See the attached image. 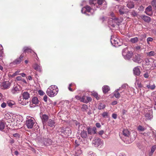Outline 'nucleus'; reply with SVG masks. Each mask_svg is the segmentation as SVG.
Wrapping results in <instances>:
<instances>
[{"instance_id":"nucleus-1","label":"nucleus","mask_w":156,"mask_h":156,"mask_svg":"<svg viewBox=\"0 0 156 156\" xmlns=\"http://www.w3.org/2000/svg\"><path fill=\"white\" fill-rule=\"evenodd\" d=\"M90 5H93L96 8L101 9H104L107 7V3L105 0H90Z\"/></svg>"},{"instance_id":"nucleus-2","label":"nucleus","mask_w":156,"mask_h":156,"mask_svg":"<svg viewBox=\"0 0 156 156\" xmlns=\"http://www.w3.org/2000/svg\"><path fill=\"white\" fill-rule=\"evenodd\" d=\"M58 91V89L56 86L52 85L48 88L46 93L49 96L53 97L57 95Z\"/></svg>"},{"instance_id":"nucleus-3","label":"nucleus","mask_w":156,"mask_h":156,"mask_svg":"<svg viewBox=\"0 0 156 156\" xmlns=\"http://www.w3.org/2000/svg\"><path fill=\"white\" fill-rule=\"evenodd\" d=\"M23 98H19V103L22 105H25L29 102L27 100L30 98V94L28 91H24L22 93Z\"/></svg>"},{"instance_id":"nucleus-4","label":"nucleus","mask_w":156,"mask_h":156,"mask_svg":"<svg viewBox=\"0 0 156 156\" xmlns=\"http://www.w3.org/2000/svg\"><path fill=\"white\" fill-rule=\"evenodd\" d=\"M111 16L112 17L108 21V24L110 26L114 27L116 25H119L121 21L119 20L118 18L115 17V15L113 13L111 14Z\"/></svg>"},{"instance_id":"nucleus-5","label":"nucleus","mask_w":156,"mask_h":156,"mask_svg":"<svg viewBox=\"0 0 156 156\" xmlns=\"http://www.w3.org/2000/svg\"><path fill=\"white\" fill-rule=\"evenodd\" d=\"M123 136L124 137H125L128 140V141H125L124 142L126 143H130L135 139V136H134L133 138L131 139V135H130V133L129 131L127 129H124L122 131Z\"/></svg>"},{"instance_id":"nucleus-6","label":"nucleus","mask_w":156,"mask_h":156,"mask_svg":"<svg viewBox=\"0 0 156 156\" xmlns=\"http://www.w3.org/2000/svg\"><path fill=\"white\" fill-rule=\"evenodd\" d=\"M27 119L26 126L28 128L31 129L35 124H37L36 121L34 118L30 116H27Z\"/></svg>"},{"instance_id":"nucleus-7","label":"nucleus","mask_w":156,"mask_h":156,"mask_svg":"<svg viewBox=\"0 0 156 156\" xmlns=\"http://www.w3.org/2000/svg\"><path fill=\"white\" fill-rule=\"evenodd\" d=\"M122 55L125 59L129 60L131 58L133 53L132 51H129L128 48H126L122 50Z\"/></svg>"},{"instance_id":"nucleus-8","label":"nucleus","mask_w":156,"mask_h":156,"mask_svg":"<svg viewBox=\"0 0 156 156\" xmlns=\"http://www.w3.org/2000/svg\"><path fill=\"white\" fill-rule=\"evenodd\" d=\"M92 8L91 9V8L88 5L86 6L85 7L82 8L81 10V12L83 13L86 14V15H88L87 12H90L91 14H93V13L94 12V10H96V8L95 6H94V8H93V5H91Z\"/></svg>"},{"instance_id":"nucleus-9","label":"nucleus","mask_w":156,"mask_h":156,"mask_svg":"<svg viewBox=\"0 0 156 156\" xmlns=\"http://www.w3.org/2000/svg\"><path fill=\"white\" fill-rule=\"evenodd\" d=\"M92 143L95 147L99 148L101 147L103 145V141L101 140V139L98 137L94 138Z\"/></svg>"},{"instance_id":"nucleus-10","label":"nucleus","mask_w":156,"mask_h":156,"mask_svg":"<svg viewBox=\"0 0 156 156\" xmlns=\"http://www.w3.org/2000/svg\"><path fill=\"white\" fill-rule=\"evenodd\" d=\"M115 8L118 9L119 12L121 15L126 13L128 12L126 7L124 5H117L115 6Z\"/></svg>"},{"instance_id":"nucleus-11","label":"nucleus","mask_w":156,"mask_h":156,"mask_svg":"<svg viewBox=\"0 0 156 156\" xmlns=\"http://www.w3.org/2000/svg\"><path fill=\"white\" fill-rule=\"evenodd\" d=\"M111 42L112 44L115 47H118L121 45L122 43L120 42L119 40L117 38H111Z\"/></svg>"},{"instance_id":"nucleus-12","label":"nucleus","mask_w":156,"mask_h":156,"mask_svg":"<svg viewBox=\"0 0 156 156\" xmlns=\"http://www.w3.org/2000/svg\"><path fill=\"white\" fill-rule=\"evenodd\" d=\"M132 59L134 62L138 63H140L141 62V56L138 54L134 55Z\"/></svg>"},{"instance_id":"nucleus-13","label":"nucleus","mask_w":156,"mask_h":156,"mask_svg":"<svg viewBox=\"0 0 156 156\" xmlns=\"http://www.w3.org/2000/svg\"><path fill=\"white\" fill-rule=\"evenodd\" d=\"M11 83L8 81L3 82L1 84L2 89H9L11 86Z\"/></svg>"},{"instance_id":"nucleus-14","label":"nucleus","mask_w":156,"mask_h":156,"mask_svg":"<svg viewBox=\"0 0 156 156\" xmlns=\"http://www.w3.org/2000/svg\"><path fill=\"white\" fill-rule=\"evenodd\" d=\"M145 117L147 119H151L153 117L152 111L151 110H149L145 113Z\"/></svg>"},{"instance_id":"nucleus-15","label":"nucleus","mask_w":156,"mask_h":156,"mask_svg":"<svg viewBox=\"0 0 156 156\" xmlns=\"http://www.w3.org/2000/svg\"><path fill=\"white\" fill-rule=\"evenodd\" d=\"M21 89L20 87L18 85H14L12 89L11 92L13 94L18 93Z\"/></svg>"},{"instance_id":"nucleus-16","label":"nucleus","mask_w":156,"mask_h":156,"mask_svg":"<svg viewBox=\"0 0 156 156\" xmlns=\"http://www.w3.org/2000/svg\"><path fill=\"white\" fill-rule=\"evenodd\" d=\"M87 129L89 134H94L96 133V128L95 127H94L92 128L87 127Z\"/></svg>"},{"instance_id":"nucleus-17","label":"nucleus","mask_w":156,"mask_h":156,"mask_svg":"<svg viewBox=\"0 0 156 156\" xmlns=\"http://www.w3.org/2000/svg\"><path fill=\"white\" fill-rule=\"evenodd\" d=\"M42 122L43 125V128L44 129V126L45 125L46 122L48 119V116L45 114L41 116Z\"/></svg>"},{"instance_id":"nucleus-18","label":"nucleus","mask_w":156,"mask_h":156,"mask_svg":"<svg viewBox=\"0 0 156 156\" xmlns=\"http://www.w3.org/2000/svg\"><path fill=\"white\" fill-rule=\"evenodd\" d=\"M24 56V54H22L19 58H17L13 61V64L15 65L20 64Z\"/></svg>"},{"instance_id":"nucleus-19","label":"nucleus","mask_w":156,"mask_h":156,"mask_svg":"<svg viewBox=\"0 0 156 156\" xmlns=\"http://www.w3.org/2000/svg\"><path fill=\"white\" fill-rule=\"evenodd\" d=\"M121 88H119L115 90L113 92L114 96L116 98H119L121 96V95L119 91L121 90Z\"/></svg>"},{"instance_id":"nucleus-20","label":"nucleus","mask_w":156,"mask_h":156,"mask_svg":"<svg viewBox=\"0 0 156 156\" xmlns=\"http://www.w3.org/2000/svg\"><path fill=\"white\" fill-rule=\"evenodd\" d=\"M133 73L134 75L139 76L140 73V69L138 67H136L134 68L133 69Z\"/></svg>"},{"instance_id":"nucleus-21","label":"nucleus","mask_w":156,"mask_h":156,"mask_svg":"<svg viewBox=\"0 0 156 156\" xmlns=\"http://www.w3.org/2000/svg\"><path fill=\"white\" fill-rule=\"evenodd\" d=\"M48 123V126L51 127H54L55 126V122L51 119H49Z\"/></svg>"},{"instance_id":"nucleus-22","label":"nucleus","mask_w":156,"mask_h":156,"mask_svg":"<svg viewBox=\"0 0 156 156\" xmlns=\"http://www.w3.org/2000/svg\"><path fill=\"white\" fill-rule=\"evenodd\" d=\"M152 83V82H150L148 84H146V87L147 89L153 90L155 88V86L154 84L151 85Z\"/></svg>"},{"instance_id":"nucleus-23","label":"nucleus","mask_w":156,"mask_h":156,"mask_svg":"<svg viewBox=\"0 0 156 156\" xmlns=\"http://www.w3.org/2000/svg\"><path fill=\"white\" fill-rule=\"evenodd\" d=\"M64 133L65 134L66 136H69L71 133L70 129L68 127L66 128L64 131Z\"/></svg>"},{"instance_id":"nucleus-24","label":"nucleus","mask_w":156,"mask_h":156,"mask_svg":"<svg viewBox=\"0 0 156 156\" xmlns=\"http://www.w3.org/2000/svg\"><path fill=\"white\" fill-rule=\"evenodd\" d=\"M102 90L103 93H106L110 90V88L108 86L105 85L103 86L102 88Z\"/></svg>"},{"instance_id":"nucleus-25","label":"nucleus","mask_w":156,"mask_h":156,"mask_svg":"<svg viewBox=\"0 0 156 156\" xmlns=\"http://www.w3.org/2000/svg\"><path fill=\"white\" fill-rule=\"evenodd\" d=\"M81 137L83 138H86L87 137V132L83 130L80 133Z\"/></svg>"},{"instance_id":"nucleus-26","label":"nucleus","mask_w":156,"mask_h":156,"mask_svg":"<svg viewBox=\"0 0 156 156\" xmlns=\"http://www.w3.org/2000/svg\"><path fill=\"white\" fill-rule=\"evenodd\" d=\"M44 143L45 145H48L51 144V141L49 139H45L44 141Z\"/></svg>"},{"instance_id":"nucleus-27","label":"nucleus","mask_w":156,"mask_h":156,"mask_svg":"<svg viewBox=\"0 0 156 156\" xmlns=\"http://www.w3.org/2000/svg\"><path fill=\"white\" fill-rule=\"evenodd\" d=\"M156 149V145H154L151 147V151L149 153V156H152Z\"/></svg>"},{"instance_id":"nucleus-28","label":"nucleus","mask_w":156,"mask_h":156,"mask_svg":"<svg viewBox=\"0 0 156 156\" xmlns=\"http://www.w3.org/2000/svg\"><path fill=\"white\" fill-rule=\"evenodd\" d=\"M141 18L144 21L148 22H149L151 20V18L149 17L146 16H142Z\"/></svg>"},{"instance_id":"nucleus-29","label":"nucleus","mask_w":156,"mask_h":156,"mask_svg":"<svg viewBox=\"0 0 156 156\" xmlns=\"http://www.w3.org/2000/svg\"><path fill=\"white\" fill-rule=\"evenodd\" d=\"M34 69L39 71H41V67L40 66L38 65L37 64H35L34 66Z\"/></svg>"},{"instance_id":"nucleus-30","label":"nucleus","mask_w":156,"mask_h":156,"mask_svg":"<svg viewBox=\"0 0 156 156\" xmlns=\"http://www.w3.org/2000/svg\"><path fill=\"white\" fill-rule=\"evenodd\" d=\"M152 11V7L151 5H149L145 9V12L148 15H151L148 13Z\"/></svg>"},{"instance_id":"nucleus-31","label":"nucleus","mask_w":156,"mask_h":156,"mask_svg":"<svg viewBox=\"0 0 156 156\" xmlns=\"http://www.w3.org/2000/svg\"><path fill=\"white\" fill-rule=\"evenodd\" d=\"M138 40L139 39L137 37H135L130 38L129 41L132 43H137Z\"/></svg>"},{"instance_id":"nucleus-32","label":"nucleus","mask_w":156,"mask_h":156,"mask_svg":"<svg viewBox=\"0 0 156 156\" xmlns=\"http://www.w3.org/2000/svg\"><path fill=\"white\" fill-rule=\"evenodd\" d=\"M39 100L37 97H33L32 99V102L33 104L35 105H37L38 104Z\"/></svg>"},{"instance_id":"nucleus-33","label":"nucleus","mask_w":156,"mask_h":156,"mask_svg":"<svg viewBox=\"0 0 156 156\" xmlns=\"http://www.w3.org/2000/svg\"><path fill=\"white\" fill-rule=\"evenodd\" d=\"M127 6L128 8L132 9L134 7V5L133 2H130L128 3Z\"/></svg>"},{"instance_id":"nucleus-34","label":"nucleus","mask_w":156,"mask_h":156,"mask_svg":"<svg viewBox=\"0 0 156 156\" xmlns=\"http://www.w3.org/2000/svg\"><path fill=\"white\" fill-rule=\"evenodd\" d=\"M15 104V102L12 101H8L7 102V104L11 108L13 107V106Z\"/></svg>"},{"instance_id":"nucleus-35","label":"nucleus","mask_w":156,"mask_h":156,"mask_svg":"<svg viewBox=\"0 0 156 156\" xmlns=\"http://www.w3.org/2000/svg\"><path fill=\"white\" fill-rule=\"evenodd\" d=\"M156 54V53L153 51H151L146 53L147 56L149 57L154 56Z\"/></svg>"},{"instance_id":"nucleus-36","label":"nucleus","mask_w":156,"mask_h":156,"mask_svg":"<svg viewBox=\"0 0 156 156\" xmlns=\"http://www.w3.org/2000/svg\"><path fill=\"white\" fill-rule=\"evenodd\" d=\"M105 105L101 103H100L98 107V109L99 110H101L105 108Z\"/></svg>"},{"instance_id":"nucleus-37","label":"nucleus","mask_w":156,"mask_h":156,"mask_svg":"<svg viewBox=\"0 0 156 156\" xmlns=\"http://www.w3.org/2000/svg\"><path fill=\"white\" fill-rule=\"evenodd\" d=\"M5 127V123L4 122L0 121V130L3 129Z\"/></svg>"},{"instance_id":"nucleus-38","label":"nucleus","mask_w":156,"mask_h":156,"mask_svg":"<svg viewBox=\"0 0 156 156\" xmlns=\"http://www.w3.org/2000/svg\"><path fill=\"white\" fill-rule=\"evenodd\" d=\"M135 84V86H137L139 88H141L142 87L140 82L138 80H136Z\"/></svg>"},{"instance_id":"nucleus-39","label":"nucleus","mask_w":156,"mask_h":156,"mask_svg":"<svg viewBox=\"0 0 156 156\" xmlns=\"http://www.w3.org/2000/svg\"><path fill=\"white\" fill-rule=\"evenodd\" d=\"M23 51L24 52H31L32 51V50L30 48H29L27 47H25L23 48Z\"/></svg>"},{"instance_id":"nucleus-40","label":"nucleus","mask_w":156,"mask_h":156,"mask_svg":"<svg viewBox=\"0 0 156 156\" xmlns=\"http://www.w3.org/2000/svg\"><path fill=\"white\" fill-rule=\"evenodd\" d=\"M88 108L87 106L85 104H84L82 106V107L81 108V109L83 111H85L87 110V109Z\"/></svg>"},{"instance_id":"nucleus-41","label":"nucleus","mask_w":156,"mask_h":156,"mask_svg":"<svg viewBox=\"0 0 156 156\" xmlns=\"http://www.w3.org/2000/svg\"><path fill=\"white\" fill-rule=\"evenodd\" d=\"M151 4L154 8L156 9V0H153L151 2Z\"/></svg>"},{"instance_id":"nucleus-42","label":"nucleus","mask_w":156,"mask_h":156,"mask_svg":"<svg viewBox=\"0 0 156 156\" xmlns=\"http://www.w3.org/2000/svg\"><path fill=\"white\" fill-rule=\"evenodd\" d=\"M101 115L104 118L108 117V113L106 112H104Z\"/></svg>"},{"instance_id":"nucleus-43","label":"nucleus","mask_w":156,"mask_h":156,"mask_svg":"<svg viewBox=\"0 0 156 156\" xmlns=\"http://www.w3.org/2000/svg\"><path fill=\"white\" fill-rule=\"evenodd\" d=\"M138 129L140 131H143L145 130V129L143 126L139 125L138 127Z\"/></svg>"},{"instance_id":"nucleus-44","label":"nucleus","mask_w":156,"mask_h":156,"mask_svg":"<svg viewBox=\"0 0 156 156\" xmlns=\"http://www.w3.org/2000/svg\"><path fill=\"white\" fill-rule=\"evenodd\" d=\"M87 156H96V155L93 152L90 151L87 154Z\"/></svg>"},{"instance_id":"nucleus-45","label":"nucleus","mask_w":156,"mask_h":156,"mask_svg":"<svg viewBox=\"0 0 156 156\" xmlns=\"http://www.w3.org/2000/svg\"><path fill=\"white\" fill-rule=\"evenodd\" d=\"M92 94L94 97L97 100H98L99 99V97L98 96V94L97 93H94Z\"/></svg>"},{"instance_id":"nucleus-46","label":"nucleus","mask_w":156,"mask_h":156,"mask_svg":"<svg viewBox=\"0 0 156 156\" xmlns=\"http://www.w3.org/2000/svg\"><path fill=\"white\" fill-rule=\"evenodd\" d=\"M7 104L6 103L3 102L1 105V107L2 108H5Z\"/></svg>"},{"instance_id":"nucleus-47","label":"nucleus","mask_w":156,"mask_h":156,"mask_svg":"<svg viewBox=\"0 0 156 156\" xmlns=\"http://www.w3.org/2000/svg\"><path fill=\"white\" fill-rule=\"evenodd\" d=\"M153 39L151 37H149L147 39V41L148 44L149 43V42L152 41L153 40Z\"/></svg>"},{"instance_id":"nucleus-48","label":"nucleus","mask_w":156,"mask_h":156,"mask_svg":"<svg viewBox=\"0 0 156 156\" xmlns=\"http://www.w3.org/2000/svg\"><path fill=\"white\" fill-rule=\"evenodd\" d=\"M128 87V85L126 84H124L123 85H122V86L120 88H121V90H122V89H124L126 88V87Z\"/></svg>"},{"instance_id":"nucleus-49","label":"nucleus","mask_w":156,"mask_h":156,"mask_svg":"<svg viewBox=\"0 0 156 156\" xmlns=\"http://www.w3.org/2000/svg\"><path fill=\"white\" fill-rule=\"evenodd\" d=\"M39 94L40 95H43L44 94V92L42 90H39L38 91Z\"/></svg>"},{"instance_id":"nucleus-50","label":"nucleus","mask_w":156,"mask_h":156,"mask_svg":"<svg viewBox=\"0 0 156 156\" xmlns=\"http://www.w3.org/2000/svg\"><path fill=\"white\" fill-rule=\"evenodd\" d=\"M131 14L133 16H136L137 15V14L136 12L135 11H133L131 12Z\"/></svg>"},{"instance_id":"nucleus-51","label":"nucleus","mask_w":156,"mask_h":156,"mask_svg":"<svg viewBox=\"0 0 156 156\" xmlns=\"http://www.w3.org/2000/svg\"><path fill=\"white\" fill-rule=\"evenodd\" d=\"M74 84L73 83H71V84H70L69 85V86L68 87V89H69V90L70 91H73V90L70 87L71 86H72V85H73V84Z\"/></svg>"},{"instance_id":"nucleus-52","label":"nucleus","mask_w":156,"mask_h":156,"mask_svg":"<svg viewBox=\"0 0 156 156\" xmlns=\"http://www.w3.org/2000/svg\"><path fill=\"white\" fill-rule=\"evenodd\" d=\"M112 117L114 119H116L117 118V115L116 114L113 113L112 114Z\"/></svg>"},{"instance_id":"nucleus-53","label":"nucleus","mask_w":156,"mask_h":156,"mask_svg":"<svg viewBox=\"0 0 156 156\" xmlns=\"http://www.w3.org/2000/svg\"><path fill=\"white\" fill-rule=\"evenodd\" d=\"M144 76L145 78H148L149 76V75L148 73H147L144 74Z\"/></svg>"},{"instance_id":"nucleus-54","label":"nucleus","mask_w":156,"mask_h":156,"mask_svg":"<svg viewBox=\"0 0 156 156\" xmlns=\"http://www.w3.org/2000/svg\"><path fill=\"white\" fill-rule=\"evenodd\" d=\"M22 78L21 76H18L16 77V79L17 80H21Z\"/></svg>"},{"instance_id":"nucleus-55","label":"nucleus","mask_w":156,"mask_h":156,"mask_svg":"<svg viewBox=\"0 0 156 156\" xmlns=\"http://www.w3.org/2000/svg\"><path fill=\"white\" fill-rule=\"evenodd\" d=\"M87 100L88 101H90L92 100V98L90 97H87Z\"/></svg>"},{"instance_id":"nucleus-56","label":"nucleus","mask_w":156,"mask_h":156,"mask_svg":"<svg viewBox=\"0 0 156 156\" xmlns=\"http://www.w3.org/2000/svg\"><path fill=\"white\" fill-rule=\"evenodd\" d=\"M47 98H48V97L47 96V95H45L44 96V98H43V99H44V100L45 102H47Z\"/></svg>"},{"instance_id":"nucleus-57","label":"nucleus","mask_w":156,"mask_h":156,"mask_svg":"<svg viewBox=\"0 0 156 156\" xmlns=\"http://www.w3.org/2000/svg\"><path fill=\"white\" fill-rule=\"evenodd\" d=\"M124 90H122H122H121L119 91V93L120 94H121L123 96L124 95L123 94H122V93L124 92Z\"/></svg>"},{"instance_id":"nucleus-58","label":"nucleus","mask_w":156,"mask_h":156,"mask_svg":"<svg viewBox=\"0 0 156 156\" xmlns=\"http://www.w3.org/2000/svg\"><path fill=\"white\" fill-rule=\"evenodd\" d=\"M96 126L98 128H100L101 127L100 123L98 122L96 123Z\"/></svg>"},{"instance_id":"nucleus-59","label":"nucleus","mask_w":156,"mask_h":156,"mask_svg":"<svg viewBox=\"0 0 156 156\" xmlns=\"http://www.w3.org/2000/svg\"><path fill=\"white\" fill-rule=\"evenodd\" d=\"M145 61L147 65H149V63L150 62L149 59L148 58H146L145 59Z\"/></svg>"},{"instance_id":"nucleus-60","label":"nucleus","mask_w":156,"mask_h":156,"mask_svg":"<svg viewBox=\"0 0 156 156\" xmlns=\"http://www.w3.org/2000/svg\"><path fill=\"white\" fill-rule=\"evenodd\" d=\"M3 95L2 94L0 93V101H3Z\"/></svg>"},{"instance_id":"nucleus-61","label":"nucleus","mask_w":156,"mask_h":156,"mask_svg":"<svg viewBox=\"0 0 156 156\" xmlns=\"http://www.w3.org/2000/svg\"><path fill=\"white\" fill-rule=\"evenodd\" d=\"M104 131L103 130H101L99 131L98 134L100 135H102L104 133Z\"/></svg>"},{"instance_id":"nucleus-62","label":"nucleus","mask_w":156,"mask_h":156,"mask_svg":"<svg viewBox=\"0 0 156 156\" xmlns=\"http://www.w3.org/2000/svg\"><path fill=\"white\" fill-rule=\"evenodd\" d=\"M19 72V71H17L16 72H15L14 74H13V76H16V75H17Z\"/></svg>"},{"instance_id":"nucleus-63","label":"nucleus","mask_w":156,"mask_h":156,"mask_svg":"<svg viewBox=\"0 0 156 156\" xmlns=\"http://www.w3.org/2000/svg\"><path fill=\"white\" fill-rule=\"evenodd\" d=\"M19 134L17 133H14L13 134L14 136L15 137H18L19 136Z\"/></svg>"},{"instance_id":"nucleus-64","label":"nucleus","mask_w":156,"mask_h":156,"mask_svg":"<svg viewBox=\"0 0 156 156\" xmlns=\"http://www.w3.org/2000/svg\"><path fill=\"white\" fill-rule=\"evenodd\" d=\"M20 75L23 77H25L26 76V74L23 73H20Z\"/></svg>"}]
</instances>
